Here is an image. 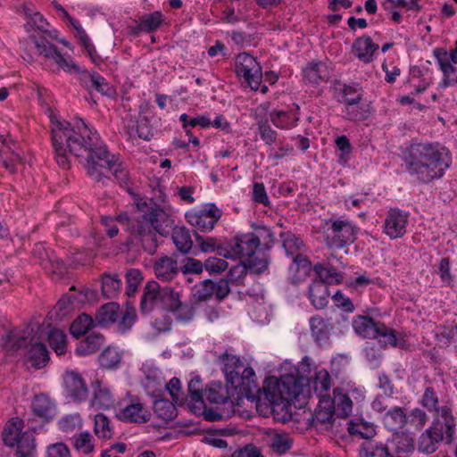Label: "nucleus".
<instances>
[{"mask_svg": "<svg viewBox=\"0 0 457 457\" xmlns=\"http://www.w3.org/2000/svg\"><path fill=\"white\" fill-rule=\"evenodd\" d=\"M52 145L57 164L63 170L71 167L67 152L83 163L87 175L96 183L105 184L108 173L112 171L114 178L128 187L129 171L118 162L100 140L96 131H93L82 119L74 126L66 120L51 119Z\"/></svg>", "mask_w": 457, "mask_h": 457, "instance_id": "obj_1", "label": "nucleus"}, {"mask_svg": "<svg viewBox=\"0 0 457 457\" xmlns=\"http://www.w3.org/2000/svg\"><path fill=\"white\" fill-rule=\"evenodd\" d=\"M237 397L234 400H293L299 395L309 396V380L294 374H282L279 377L269 375L262 382V387L256 383V374L252 367H246L235 383Z\"/></svg>", "mask_w": 457, "mask_h": 457, "instance_id": "obj_2", "label": "nucleus"}, {"mask_svg": "<svg viewBox=\"0 0 457 457\" xmlns=\"http://www.w3.org/2000/svg\"><path fill=\"white\" fill-rule=\"evenodd\" d=\"M407 172L416 176L420 183L428 184L444 176L450 158L432 144L412 143L403 152Z\"/></svg>", "mask_w": 457, "mask_h": 457, "instance_id": "obj_3", "label": "nucleus"}, {"mask_svg": "<svg viewBox=\"0 0 457 457\" xmlns=\"http://www.w3.org/2000/svg\"><path fill=\"white\" fill-rule=\"evenodd\" d=\"M432 403L436 412V421L420 435L418 445L419 451L426 454L435 453L443 439L448 444L452 443L455 432V419L452 410L446 405H436L438 402Z\"/></svg>", "mask_w": 457, "mask_h": 457, "instance_id": "obj_4", "label": "nucleus"}, {"mask_svg": "<svg viewBox=\"0 0 457 457\" xmlns=\"http://www.w3.org/2000/svg\"><path fill=\"white\" fill-rule=\"evenodd\" d=\"M234 386L223 384L220 380H212L204 384L200 375L192 373L187 382V395L190 400H234L237 397Z\"/></svg>", "mask_w": 457, "mask_h": 457, "instance_id": "obj_5", "label": "nucleus"}, {"mask_svg": "<svg viewBox=\"0 0 457 457\" xmlns=\"http://www.w3.org/2000/svg\"><path fill=\"white\" fill-rule=\"evenodd\" d=\"M324 229V239L328 248L339 250L353 244L359 228L349 220H328Z\"/></svg>", "mask_w": 457, "mask_h": 457, "instance_id": "obj_6", "label": "nucleus"}, {"mask_svg": "<svg viewBox=\"0 0 457 457\" xmlns=\"http://www.w3.org/2000/svg\"><path fill=\"white\" fill-rule=\"evenodd\" d=\"M190 411L210 422L229 419L234 402H184Z\"/></svg>", "mask_w": 457, "mask_h": 457, "instance_id": "obj_7", "label": "nucleus"}, {"mask_svg": "<svg viewBox=\"0 0 457 457\" xmlns=\"http://www.w3.org/2000/svg\"><path fill=\"white\" fill-rule=\"evenodd\" d=\"M27 43L33 44L39 55H43L48 59H53L54 62L64 71L74 73L80 72L79 66L72 61H67L57 49V47L51 44L45 37L30 35L28 37Z\"/></svg>", "mask_w": 457, "mask_h": 457, "instance_id": "obj_8", "label": "nucleus"}, {"mask_svg": "<svg viewBox=\"0 0 457 457\" xmlns=\"http://www.w3.org/2000/svg\"><path fill=\"white\" fill-rule=\"evenodd\" d=\"M235 66L237 75L244 78L252 90H258L261 86L262 72V67L256 59L247 53H241L236 57Z\"/></svg>", "mask_w": 457, "mask_h": 457, "instance_id": "obj_9", "label": "nucleus"}, {"mask_svg": "<svg viewBox=\"0 0 457 457\" xmlns=\"http://www.w3.org/2000/svg\"><path fill=\"white\" fill-rule=\"evenodd\" d=\"M295 408H304L307 402H255V411L265 417L271 413L276 420L287 422L293 420Z\"/></svg>", "mask_w": 457, "mask_h": 457, "instance_id": "obj_10", "label": "nucleus"}, {"mask_svg": "<svg viewBox=\"0 0 457 457\" xmlns=\"http://www.w3.org/2000/svg\"><path fill=\"white\" fill-rule=\"evenodd\" d=\"M259 248L258 237H255L253 232L236 237L234 244L231 245L234 254L239 257H245L246 261L253 260L259 262L266 260L269 263L270 256L263 252L258 251Z\"/></svg>", "mask_w": 457, "mask_h": 457, "instance_id": "obj_11", "label": "nucleus"}, {"mask_svg": "<svg viewBox=\"0 0 457 457\" xmlns=\"http://www.w3.org/2000/svg\"><path fill=\"white\" fill-rule=\"evenodd\" d=\"M146 394L148 396L154 398V400H167L164 398V392L167 391L171 397V400H187V397H183L184 392L182 384L179 378L173 377L170 381L164 385L155 380H149L145 386Z\"/></svg>", "mask_w": 457, "mask_h": 457, "instance_id": "obj_12", "label": "nucleus"}, {"mask_svg": "<svg viewBox=\"0 0 457 457\" xmlns=\"http://www.w3.org/2000/svg\"><path fill=\"white\" fill-rule=\"evenodd\" d=\"M268 269V262L262 260L259 262L251 260L240 262L233 266L226 275V278L230 284L241 286L244 284L243 279L246 276L248 270L251 273L260 275Z\"/></svg>", "mask_w": 457, "mask_h": 457, "instance_id": "obj_13", "label": "nucleus"}, {"mask_svg": "<svg viewBox=\"0 0 457 457\" xmlns=\"http://www.w3.org/2000/svg\"><path fill=\"white\" fill-rule=\"evenodd\" d=\"M408 217V213L400 209H390L385 220L384 232L391 239L402 237L406 233Z\"/></svg>", "mask_w": 457, "mask_h": 457, "instance_id": "obj_14", "label": "nucleus"}, {"mask_svg": "<svg viewBox=\"0 0 457 457\" xmlns=\"http://www.w3.org/2000/svg\"><path fill=\"white\" fill-rule=\"evenodd\" d=\"M156 233L155 229L149 225L146 216L143 215L131 235L137 236L145 252L154 254L158 247Z\"/></svg>", "mask_w": 457, "mask_h": 457, "instance_id": "obj_15", "label": "nucleus"}, {"mask_svg": "<svg viewBox=\"0 0 457 457\" xmlns=\"http://www.w3.org/2000/svg\"><path fill=\"white\" fill-rule=\"evenodd\" d=\"M362 94H357L355 97H347L343 103L345 105V119L353 122L367 120L371 114V107L369 103H362Z\"/></svg>", "mask_w": 457, "mask_h": 457, "instance_id": "obj_16", "label": "nucleus"}, {"mask_svg": "<svg viewBox=\"0 0 457 457\" xmlns=\"http://www.w3.org/2000/svg\"><path fill=\"white\" fill-rule=\"evenodd\" d=\"M337 402H319L312 414V426L330 429L335 420V403Z\"/></svg>", "mask_w": 457, "mask_h": 457, "instance_id": "obj_17", "label": "nucleus"}, {"mask_svg": "<svg viewBox=\"0 0 457 457\" xmlns=\"http://www.w3.org/2000/svg\"><path fill=\"white\" fill-rule=\"evenodd\" d=\"M379 46L374 43L370 36L363 35L357 37L352 45L353 54L362 62L370 63Z\"/></svg>", "mask_w": 457, "mask_h": 457, "instance_id": "obj_18", "label": "nucleus"}, {"mask_svg": "<svg viewBox=\"0 0 457 457\" xmlns=\"http://www.w3.org/2000/svg\"><path fill=\"white\" fill-rule=\"evenodd\" d=\"M24 427L23 420L20 418H12L4 425L2 431V439L4 445L13 448L15 445L20 444L21 437L29 436V432H22Z\"/></svg>", "mask_w": 457, "mask_h": 457, "instance_id": "obj_19", "label": "nucleus"}, {"mask_svg": "<svg viewBox=\"0 0 457 457\" xmlns=\"http://www.w3.org/2000/svg\"><path fill=\"white\" fill-rule=\"evenodd\" d=\"M64 386L67 396L72 400H85L88 396L87 385L78 373L67 372L64 377Z\"/></svg>", "mask_w": 457, "mask_h": 457, "instance_id": "obj_20", "label": "nucleus"}, {"mask_svg": "<svg viewBox=\"0 0 457 457\" xmlns=\"http://www.w3.org/2000/svg\"><path fill=\"white\" fill-rule=\"evenodd\" d=\"M391 457H407L414 450V441L405 433L394 434L387 441Z\"/></svg>", "mask_w": 457, "mask_h": 457, "instance_id": "obj_21", "label": "nucleus"}, {"mask_svg": "<svg viewBox=\"0 0 457 457\" xmlns=\"http://www.w3.org/2000/svg\"><path fill=\"white\" fill-rule=\"evenodd\" d=\"M162 287L154 280L148 281L143 288L139 310L143 314L150 313L160 303Z\"/></svg>", "mask_w": 457, "mask_h": 457, "instance_id": "obj_22", "label": "nucleus"}, {"mask_svg": "<svg viewBox=\"0 0 457 457\" xmlns=\"http://www.w3.org/2000/svg\"><path fill=\"white\" fill-rule=\"evenodd\" d=\"M116 417L125 422L145 423L150 420L151 413L140 402H132L120 410Z\"/></svg>", "mask_w": 457, "mask_h": 457, "instance_id": "obj_23", "label": "nucleus"}, {"mask_svg": "<svg viewBox=\"0 0 457 457\" xmlns=\"http://www.w3.org/2000/svg\"><path fill=\"white\" fill-rule=\"evenodd\" d=\"M146 216V220L150 226L161 236H167L169 234V227H171L172 220L170 219L167 212L156 204L150 208V212Z\"/></svg>", "mask_w": 457, "mask_h": 457, "instance_id": "obj_24", "label": "nucleus"}, {"mask_svg": "<svg viewBox=\"0 0 457 457\" xmlns=\"http://www.w3.org/2000/svg\"><path fill=\"white\" fill-rule=\"evenodd\" d=\"M80 82L86 88H94L102 96H112L114 93L113 88L107 80L96 71L88 73L87 71H83Z\"/></svg>", "mask_w": 457, "mask_h": 457, "instance_id": "obj_25", "label": "nucleus"}, {"mask_svg": "<svg viewBox=\"0 0 457 457\" xmlns=\"http://www.w3.org/2000/svg\"><path fill=\"white\" fill-rule=\"evenodd\" d=\"M154 271L158 279L168 282L179 274V268L176 260L165 255L154 262Z\"/></svg>", "mask_w": 457, "mask_h": 457, "instance_id": "obj_26", "label": "nucleus"}, {"mask_svg": "<svg viewBox=\"0 0 457 457\" xmlns=\"http://www.w3.org/2000/svg\"><path fill=\"white\" fill-rule=\"evenodd\" d=\"M308 299L316 310H322L328 303L329 291L322 280L314 279L308 287Z\"/></svg>", "mask_w": 457, "mask_h": 457, "instance_id": "obj_27", "label": "nucleus"}, {"mask_svg": "<svg viewBox=\"0 0 457 457\" xmlns=\"http://www.w3.org/2000/svg\"><path fill=\"white\" fill-rule=\"evenodd\" d=\"M219 360L222 362L221 371L225 376L228 385L235 386L237 378H238V369L244 366L240 358L237 355L230 354L228 352L219 356Z\"/></svg>", "mask_w": 457, "mask_h": 457, "instance_id": "obj_28", "label": "nucleus"}, {"mask_svg": "<svg viewBox=\"0 0 457 457\" xmlns=\"http://www.w3.org/2000/svg\"><path fill=\"white\" fill-rule=\"evenodd\" d=\"M105 338L103 334L93 332L78 342L75 353L79 356H87L96 353L104 345Z\"/></svg>", "mask_w": 457, "mask_h": 457, "instance_id": "obj_29", "label": "nucleus"}, {"mask_svg": "<svg viewBox=\"0 0 457 457\" xmlns=\"http://www.w3.org/2000/svg\"><path fill=\"white\" fill-rule=\"evenodd\" d=\"M380 321H375L371 317L358 315L353 320V328L356 334L364 338H378Z\"/></svg>", "mask_w": 457, "mask_h": 457, "instance_id": "obj_30", "label": "nucleus"}, {"mask_svg": "<svg viewBox=\"0 0 457 457\" xmlns=\"http://www.w3.org/2000/svg\"><path fill=\"white\" fill-rule=\"evenodd\" d=\"M25 355L28 356V362L37 370L45 367L50 360L46 345L40 342H33Z\"/></svg>", "mask_w": 457, "mask_h": 457, "instance_id": "obj_31", "label": "nucleus"}, {"mask_svg": "<svg viewBox=\"0 0 457 457\" xmlns=\"http://www.w3.org/2000/svg\"><path fill=\"white\" fill-rule=\"evenodd\" d=\"M303 78L312 84L326 82L330 78V73L326 63L322 62H309L303 71Z\"/></svg>", "mask_w": 457, "mask_h": 457, "instance_id": "obj_32", "label": "nucleus"}, {"mask_svg": "<svg viewBox=\"0 0 457 457\" xmlns=\"http://www.w3.org/2000/svg\"><path fill=\"white\" fill-rule=\"evenodd\" d=\"M32 255L34 259H36L42 266V268L46 270L52 271L55 269L59 270L63 266L62 261L60 259L53 260L46 247L40 243L35 245L32 251Z\"/></svg>", "mask_w": 457, "mask_h": 457, "instance_id": "obj_33", "label": "nucleus"}, {"mask_svg": "<svg viewBox=\"0 0 457 457\" xmlns=\"http://www.w3.org/2000/svg\"><path fill=\"white\" fill-rule=\"evenodd\" d=\"M360 457H391L387 442L386 444L376 440L365 441L359 450Z\"/></svg>", "mask_w": 457, "mask_h": 457, "instance_id": "obj_34", "label": "nucleus"}, {"mask_svg": "<svg viewBox=\"0 0 457 457\" xmlns=\"http://www.w3.org/2000/svg\"><path fill=\"white\" fill-rule=\"evenodd\" d=\"M348 432L350 435H358L367 441L371 440L376 435L373 423L361 418L353 419L348 422Z\"/></svg>", "mask_w": 457, "mask_h": 457, "instance_id": "obj_35", "label": "nucleus"}, {"mask_svg": "<svg viewBox=\"0 0 457 457\" xmlns=\"http://www.w3.org/2000/svg\"><path fill=\"white\" fill-rule=\"evenodd\" d=\"M314 272L317 274V280H322L325 285L340 284L343 281V274L338 272L332 265L317 263L313 267Z\"/></svg>", "mask_w": 457, "mask_h": 457, "instance_id": "obj_36", "label": "nucleus"}, {"mask_svg": "<svg viewBox=\"0 0 457 457\" xmlns=\"http://www.w3.org/2000/svg\"><path fill=\"white\" fill-rule=\"evenodd\" d=\"M310 328L312 335L316 342L321 344L328 340L330 336V326L326 323L325 320L321 316L315 315L312 317L310 319Z\"/></svg>", "mask_w": 457, "mask_h": 457, "instance_id": "obj_37", "label": "nucleus"}, {"mask_svg": "<svg viewBox=\"0 0 457 457\" xmlns=\"http://www.w3.org/2000/svg\"><path fill=\"white\" fill-rule=\"evenodd\" d=\"M120 305L116 303L103 304L96 312L95 320L103 326L114 323L118 319Z\"/></svg>", "mask_w": 457, "mask_h": 457, "instance_id": "obj_38", "label": "nucleus"}, {"mask_svg": "<svg viewBox=\"0 0 457 457\" xmlns=\"http://www.w3.org/2000/svg\"><path fill=\"white\" fill-rule=\"evenodd\" d=\"M379 331H378V338L380 337V342L385 345H389L394 347L401 349L405 348L406 341L402 334L396 335L393 328H388L384 323L379 324Z\"/></svg>", "mask_w": 457, "mask_h": 457, "instance_id": "obj_39", "label": "nucleus"}, {"mask_svg": "<svg viewBox=\"0 0 457 457\" xmlns=\"http://www.w3.org/2000/svg\"><path fill=\"white\" fill-rule=\"evenodd\" d=\"M330 375L326 370H320L316 373L313 390L320 400H332L331 396L327 394L330 388Z\"/></svg>", "mask_w": 457, "mask_h": 457, "instance_id": "obj_40", "label": "nucleus"}, {"mask_svg": "<svg viewBox=\"0 0 457 457\" xmlns=\"http://www.w3.org/2000/svg\"><path fill=\"white\" fill-rule=\"evenodd\" d=\"M172 240L178 251L187 253L193 247L190 231L185 227H177L172 233Z\"/></svg>", "mask_w": 457, "mask_h": 457, "instance_id": "obj_41", "label": "nucleus"}, {"mask_svg": "<svg viewBox=\"0 0 457 457\" xmlns=\"http://www.w3.org/2000/svg\"><path fill=\"white\" fill-rule=\"evenodd\" d=\"M383 421L389 430L395 431L407 423V415L401 408L395 407L385 413Z\"/></svg>", "mask_w": 457, "mask_h": 457, "instance_id": "obj_42", "label": "nucleus"}, {"mask_svg": "<svg viewBox=\"0 0 457 457\" xmlns=\"http://www.w3.org/2000/svg\"><path fill=\"white\" fill-rule=\"evenodd\" d=\"M94 326L93 318L87 313H81L72 321L70 332L75 338L79 339L86 335Z\"/></svg>", "mask_w": 457, "mask_h": 457, "instance_id": "obj_43", "label": "nucleus"}, {"mask_svg": "<svg viewBox=\"0 0 457 457\" xmlns=\"http://www.w3.org/2000/svg\"><path fill=\"white\" fill-rule=\"evenodd\" d=\"M122 282L118 274L102 276V294L106 299L114 298L120 292Z\"/></svg>", "mask_w": 457, "mask_h": 457, "instance_id": "obj_44", "label": "nucleus"}, {"mask_svg": "<svg viewBox=\"0 0 457 457\" xmlns=\"http://www.w3.org/2000/svg\"><path fill=\"white\" fill-rule=\"evenodd\" d=\"M184 405V402H154V411L164 421L173 420L177 414V406Z\"/></svg>", "mask_w": 457, "mask_h": 457, "instance_id": "obj_45", "label": "nucleus"}, {"mask_svg": "<svg viewBox=\"0 0 457 457\" xmlns=\"http://www.w3.org/2000/svg\"><path fill=\"white\" fill-rule=\"evenodd\" d=\"M180 301L181 297L179 292L170 287H162L160 304L164 311L172 313Z\"/></svg>", "mask_w": 457, "mask_h": 457, "instance_id": "obj_46", "label": "nucleus"}, {"mask_svg": "<svg viewBox=\"0 0 457 457\" xmlns=\"http://www.w3.org/2000/svg\"><path fill=\"white\" fill-rule=\"evenodd\" d=\"M16 447L15 457H37V445L32 432L29 431V436L21 437L20 444Z\"/></svg>", "mask_w": 457, "mask_h": 457, "instance_id": "obj_47", "label": "nucleus"}, {"mask_svg": "<svg viewBox=\"0 0 457 457\" xmlns=\"http://www.w3.org/2000/svg\"><path fill=\"white\" fill-rule=\"evenodd\" d=\"M279 237L281 238L282 246L287 256L294 257L299 253L301 248L303 246V240L290 231L281 232Z\"/></svg>", "mask_w": 457, "mask_h": 457, "instance_id": "obj_48", "label": "nucleus"}, {"mask_svg": "<svg viewBox=\"0 0 457 457\" xmlns=\"http://www.w3.org/2000/svg\"><path fill=\"white\" fill-rule=\"evenodd\" d=\"M196 302H183L182 300L177 305L172 314L179 322L188 323L193 320L195 314Z\"/></svg>", "mask_w": 457, "mask_h": 457, "instance_id": "obj_49", "label": "nucleus"}, {"mask_svg": "<svg viewBox=\"0 0 457 457\" xmlns=\"http://www.w3.org/2000/svg\"><path fill=\"white\" fill-rule=\"evenodd\" d=\"M186 220L187 221L194 227L196 231H202V232H209L212 230L216 224H214L212 221H211L208 218L205 216H203V214H199L198 212L195 211H190L186 212Z\"/></svg>", "mask_w": 457, "mask_h": 457, "instance_id": "obj_50", "label": "nucleus"}, {"mask_svg": "<svg viewBox=\"0 0 457 457\" xmlns=\"http://www.w3.org/2000/svg\"><path fill=\"white\" fill-rule=\"evenodd\" d=\"M254 228L253 232L255 237H258V244L264 251H269L276 241L275 234L266 226L253 224Z\"/></svg>", "mask_w": 457, "mask_h": 457, "instance_id": "obj_51", "label": "nucleus"}, {"mask_svg": "<svg viewBox=\"0 0 457 457\" xmlns=\"http://www.w3.org/2000/svg\"><path fill=\"white\" fill-rule=\"evenodd\" d=\"M215 294L214 281L207 278L194 287L193 295L196 303L205 302L210 300Z\"/></svg>", "mask_w": 457, "mask_h": 457, "instance_id": "obj_52", "label": "nucleus"}, {"mask_svg": "<svg viewBox=\"0 0 457 457\" xmlns=\"http://www.w3.org/2000/svg\"><path fill=\"white\" fill-rule=\"evenodd\" d=\"M121 355L115 347H106L98 356L100 366L104 369L117 368L120 363Z\"/></svg>", "mask_w": 457, "mask_h": 457, "instance_id": "obj_53", "label": "nucleus"}, {"mask_svg": "<svg viewBox=\"0 0 457 457\" xmlns=\"http://www.w3.org/2000/svg\"><path fill=\"white\" fill-rule=\"evenodd\" d=\"M48 344L57 355L66 353V336L62 330L58 328L51 329L48 334Z\"/></svg>", "mask_w": 457, "mask_h": 457, "instance_id": "obj_54", "label": "nucleus"}, {"mask_svg": "<svg viewBox=\"0 0 457 457\" xmlns=\"http://www.w3.org/2000/svg\"><path fill=\"white\" fill-rule=\"evenodd\" d=\"M145 32L153 33L157 30L163 23V14L160 11H155L151 13H145L139 17Z\"/></svg>", "mask_w": 457, "mask_h": 457, "instance_id": "obj_55", "label": "nucleus"}, {"mask_svg": "<svg viewBox=\"0 0 457 457\" xmlns=\"http://www.w3.org/2000/svg\"><path fill=\"white\" fill-rule=\"evenodd\" d=\"M126 295L129 297L134 296L138 286L143 280V275L140 270L130 268L126 270Z\"/></svg>", "mask_w": 457, "mask_h": 457, "instance_id": "obj_56", "label": "nucleus"}, {"mask_svg": "<svg viewBox=\"0 0 457 457\" xmlns=\"http://www.w3.org/2000/svg\"><path fill=\"white\" fill-rule=\"evenodd\" d=\"M270 446L278 454H284L293 446V440L287 434H275L270 438Z\"/></svg>", "mask_w": 457, "mask_h": 457, "instance_id": "obj_57", "label": "nucleus"}, {"mask_svg": "<svg viewBox=\"0 0 457 457\" xmlns=\"http://www.w3.org/2000/svg\"><path fill=\"white\" fill-rule=\"evenodd\" d=\"M34 414L45 420H50L56 415V408L52 402H35L32 404Z\"/></svg>", "mask_w": 457, "mask_h": 457, "instance_id": "obj_58", "label": "nucleus"}, {"mask_svg": "<svg viewBox=\"0 0 457 457\" xmlns=\"http://www.w3.org/2000/svg\"><path fill=\"white\" fill-rule=\"evenodd\" d=\"M435 338L446 345L457 343V324L453 326H439Z\"/></svg>", "mask_w": 457, "mask_h": 457, "instance_id": "obj_59", "label": "nucleus"}, {"mask_svg": "<svg viewBox=\"0 0 457 457\" xmlns=\"http://www.w3.org/2000/svg\"><path fill=\"white\" fill-rule=\"evenodd\" d=\"M136 320L137 313L135 308L127 303V308L122 313L121 319L118 323V331L121 334L128 332L130 330Z\"/></svg>", "mask_w": 457, "mask_h": 457, "instance_id": "obj_60", "label": "nucleus"}, {"mask_svg": "<svg viewBox=\"0 0 457 457\" xmlns=\"http://www.w3.org/2000/svg\"><path fill=\"white\" fill-rule=\"evenodd\" d=\"M228 268L224 259L209 257L204 261V269L210 275H219Z\"/></svg>", "mask_w": 457, "mask_h": 457, "instance_id": "obj_61", "label": "nucleus"}, {"mask_svg": "<svg viewBox=\"0 0 457 457\" xmlns=\"http://www.w3.org/2000/svg\"><path fill=\"white\" fill-rule=\"evenodd\" d=\"M94 431L98 437L110 438L111 429L109 426L108 418L103 413H98L95 416V428Z\"/></svg>", "mask_w": 457, "mask_h": 457, "instance_id": "obj_62", "label": "nucleus"}, {"mask_svg": "<svg viewBox=\"0 0 457 457\" xmlns=\"http://www.w3.org/2000/svg\"><path fill=\"white\" fill-rule=\"evenodd\" d=\"M253 402H234V403H232L233 411L229 415V418L234 415H238L245 420L252 419L253 416Z\"/></svg>", "mask_w": 457, "mask_h": 457, "instance_id": "obj_63", "label": "nucleus"}, {"mask_svg": "<svg viewBox=\"0 0 457 457\" xmlns=\"http://www.w3.org/2000/svg\"><path fill=\"white\" fill-rule=\"evenodd\" d=\"M257 124L261 138L265 142V144L270 145L275 143L278 134L271 129L269 120L267 119L261 120Z\"/></svg>", "mask_w": 457, "mask_h": 457, "instance_id": "obj_64", "label": "nucleus"}]
</instances>
